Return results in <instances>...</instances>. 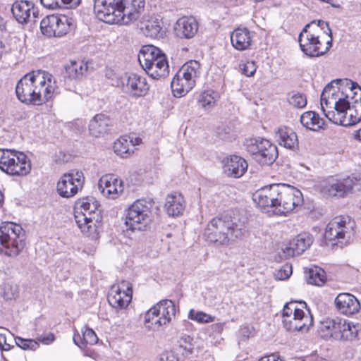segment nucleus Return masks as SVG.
Instances as JSON below:
<instances>
[{
  "instance_id": "f257e3e1",
  "label": "nucleus",
  "mask_w": 361,
  "mask_h": 361,
  "mask_svg": "<svg viewBox=\"0 0 361 361\" xmlns=\"http://www.w3.org/2000/svg\"><path fill=\"white\" fill-rule=\"evenodd\" d=\"M321 109L332 123L351 126L361 121V87L349 79H336L324 88Z\"/></svg>"
},
{
  "instance_id": "f03ea898",
  "label": "nucleus",
  "mask_w": 361,
  "mask_h": 361,
  "mask_svg": "<svg viewBox=\"0 0 361 361\" xmlns=\"http://www.w3.org/2000/svg\"><path fill=\"white\" fill-rule=\"evenodd\" d=\"M252 200L266 212L286 215L303 202L302 194L297 188L286 184H271L252 194Z\"/></svg>"
},
{
  "instance_id": "7ed1b4c3",
  "label": "nucleus",
  "mask_w": 361,
  "mask_h": 361,
  "mask_svg": "<svg viewBox=\"0 0 361 361\" xmlns=\"http://www.w3.org/2000/svg\"><path fill=\"white\" fill-rule=\"evenodd\" d=\"M145 0H94L97 18L106 23L128 24L144 10Z\"/></svg>"
},
{
  "instance_id": "20e7f679",
  "label": "nucleus",
  "mask_w": 361,
  "mask_h": 361,
  "mask_svg": "<svg viewBox=\"0 0 361 361\" xmlns=\"http://www.w3.org/2000/svg\"><path fill=\"white\" fill-rule=\"evenodd\" d=\"M17 98L27 104L40 105L54 94V87L51 85V75L30 73L25 75L16 87Z\"/></svg>"
},
{
  "instance_id": "39448f33",
  "label": "nucleus",
  "mask_w": 361,
  "mask_h": 361,
  "mask_svg": "<svg viewBox=\"0 0 361 361\" xmlns=\"http://www.w3.org/2000/svg\"><path fill=\"white\" fill-rule=\"evenodd\" d=\"M332 41L329 23L322 20L307 24L298 37L301 51L309 57L325 54L332 47Z\"/></svg>"
},
{
  "instance_id": "423d86ee",
  "label": "nucleus",
  "mask_w": 361,
  "mask_h": 361,
  "mask_svg": "<svg viewBox=\"0 0 361 361\" xmlns=\"http://www.w3.org/2000/svg\"><path fill=\"white\" fill-rule=\"evenodd\" d=\"M244 219L236 216L221 215L212 219L207 224L204 235L207 240L220 245H228L240 239L247 232Z\"/></svg>"
},
{
  "instance_id": "0eeeda50",
  "label": "nucleus",
  "mask_w": 361,
  "mask_h": 361,
  "mask_svg": "<svg viewBox=\"0 0 361 361\" xmlns=\"http://www.w3.org/2000/svg\"><path fill=\"white\" fill-rule=\"evenodd\" d=\"M138 61L147 75L153 79L165 78L169 73L166 55L155 46H143L139 52Z\"/></svg>"
},
{
  "instance_id": "6e6552de",
  "label": "nucleus",
  "mask_w": 361,
  "mask_h": 361,
  "mask_svg": "<svg viewBox=\"0 0 361 361\" xmlns=\"http://www.w3.org/2000/svg\"><path fill=\"white\" fill-rule=\"evenodd\" d=\"M25 245V232L22 226L12 222L0 226V251L9 257H16Z\"/></svg>"
},
{
  "instance_id": "1a4fd4ad",
  "label": "nucleus",
  "mask_w": 361,
  "mask_h": 361,
  "mask_svg": "<svg viewBox=\"0 0 361 361\" xmlns=\"http://www.w3.org/2000/svg\"><path fill=\"white\" fill-rule=\"evenodd\" d=\"M200 73V64L198 61L191 60L183 65L171 83L174 97H181L189 92L195 87Z\"/></svg>"
},
{
  "instance_id": "9d476101",
  "label": "nucleus",
  "mask_w": 361,
  "mask_h": 361,
  "mask_svg": "<svg viewBox=\"0 0 361 361\" xmlns=\"http://www.w3.org/2000/svg\"><path fill=\"white\" fill-rule=\"evenodd\" d=\"M151 203L144 200L134 202L127 209L125 224L132 231H144L151 221Z\"/></svg>"
},
{
  "instance_id": "9b49d317",
  "label": "nucleus",
  "mask_w": 361,
  "mask_h": 361,
  "mask_svg": "<svg viewBox=\"0 0 361 361\" xmlns=\"http://www.w3.org/2000/svg\"><path fill=\"white\" fill-rule=\"evenodd\" d=\"M353 234V226L348 216H339L333 219L327 225L324 237L327 240L335 241L342 247L346 245Z\"/></svg>"
},
{
  "instance_id": "f8f14e48",
  "label": "nucleus",
  "mask_w": 361,
  "mask_h": 361,
  "mask_svg": "<svg viewBox=\"0 0 361 361\" xmlns=\"http://www.w3.org/2000/svg\"><path fill=\"white\" fill-rule=\"evenodd\" d=\"M99 207V202L94 200L87 213H81L79 211L74 213L77 226L81 232L87 236L95 235L97 233L98 225L102 219Z\"/></svg>"
},
{
  "instance_id": "ddd939ff",
  "label": "nucleus",
  "mask_w": 361,
  "mask_h": 361,
  "mask_svg": "<svg viewBox=\"0 0 361 361\" xmlns=\"http://www.w3.org/2000/svg\"><path fill=\"white\" fill-rule=\"evenodd\" d=\"M357 182L356 178L350 177L343 179L331 177L322 183L321 192L326 197H343L351 192Z\"/></svg>"
},
{
  "instance_id": "4468645a",
  "label": "nucleus",
  "mask_w": 361,
  "mask_h": 361,
  "mask_svg": "<svg viewBox=\"0 0 361 361\" xmlns=\"http://www.w3.org/2000/svg\"><path fill=\"white\" fill-rule=\"evenodd\" d=\"M313 243L312 236L307 233L298 234L288 244L283 245L278 250L280 259H286L302 254Z\"/></svg>"
},
{
  "instance_id": "2eb2a0df",
  "label": "nucleus",
  "mask_w": 361,
  "mask_h": 361,
  "mask_svg": "<svg viewBox=\"0 0 361 361\" xmlns=\"http://www.w3.org/2000/svg\"><path fill=\"white\" fill-rule=\"evenodd\" d=\"M83 180L84 177L81 171L66 173L57 183V192L62 197H72L82 188Z\"/></svg>"
},
{
  "instance_id": "dca6fc26",
  "label": "nucleus",
  "mask_w": 361,
  "mask_h": 361,
  "mask_svg": "<svg viewBox=\"0 0 361 361\" xmlns=\"http://www.w3.org/2000/svg\"><path fill=\"white\" fill-rule=\"evenodd\" d=\"M133 289L128 281H122L118 286H113L108 295V302L116 309H124L132 300Z\"/></svg>"
},
{
  "instance_id": "f3484780",
  "label": "nucleus",
  "mask_w": 361,
  "mask_h": 361,
  "mask_svg": "<svg viewBox=\"0 0 361 361\" xmlns=\"http://www.w3.org/2000/svg\"><path fill=\"white\" fill-rule=\"evenodd\" d=\"M312 316L310 311L307 308L306 311L303 310H296L294 314L283 319L284 328L292 331H307L312 326Z\"/></svg>"
},
{
  "instance_id": "a211bd4d",
  "label": "nucleus",
  "mask_w": 361,
  "mask_h": 361,
  "mask_svg": "<svg viewBox=\"0 0 361 361\" xmlns=\"http://www.w3.org/2000/svg\"><path fill=\"white\" fill-rule=\"evenodd\" d=\"M98 188L104 197L114 200L123 192L124 185L123 180L115 176L104 175L99 180Z\"/></svg>"
},
{
  "instance_id": "6ab92c4d",
  "label": "nucleus",
  "mask_w": 361,
  "mask_h": 361,
  "mask_svg": "<svg viewBox=\"0 0 361 361\" xmlns=\"http://www.w3.org/2000/svg\"><path fill=\"white\" fill-rule=\"evenodd\" d=\"M122 84L124 90L133 97H143L149 90L146 79L135 73L126 75Z\"/></svg>"
},
{
  "instance_id": "aec40b11",
  "label": "nucleus",
  "mask_w": 361,
  "mask_h": 361,
  "mask_svg": "<svg viewBox=\"0 0 361 361\" xmlns=\"http://www.w3.org/2000/svg\"><path fill=\"white\" fill-rule=\"evenodd\" d=\"M12 13L16 20L20 23L36 22L38 11L32 4L27 1H16L11 7Z\"/></svg>"
},
{
  "instance_id": "412c9836",
  "label": "nucleus",
  "mask_w": 361,
  "mask_h": 361,
  "mask_svg": "<svg viewBox=\"0 0 361 361\" xmlns=\"http://www.w3.org/2000/svg\"><path fill=\"white\" fill-rule=\"evenodd\" d=\"M335 305L338 310L345 315H353L358 312L360 309L358 300L348 293L338 294L335 298Z\"/></svg>"
},
{
  "instance_id": "4be33fe9",
  "label": "nucleus",
  "mask_w": 361,
  "mask_h": 361,
  "mask_svg": "<svg viewBox=\"0 0 361 361\" xmlns=\"http://www.w3.org/2000/svg\"><path fill=\"white\" fill-rule=\"evenodd\" d=\"M176 312V306L172 300H163L149 310V315H152V317H153L155 314H161V320H154L158 322L159 324H167L175 317Z\"/></svg>"
},
{
  "instance_id": "5701e85b",
  "label": "nucleus",
  "mask_w": 361,
  "mask_h": 361,
  "mask_svg": "<svg viewBox=\"0 0 361 361\" xmlns=\"http://www.w3.org/2000/svg\"><path fill=\"white\" fill-rule=\"evenodd\" d=\"M198 27V23L195 18L183 16L177 20L174 31L180 38L190 39L197 34Z\"/></svg>"
},
{
  "instance_id": "b1692460",
  "label": "nucleus",
  "mask_w": 361,
  "mask_h": 361,
  "mask_svg": "<svg viewBox=\"0 0 361 361\" xmlns=\"http://www.w3.org/2000/svg\"><path fill=\"white\" fill-rule=\"evenodd\" d=\"M248 164L243 158L232 155L224 161V171L230 177L240 178L247 171Z\"/></svg>"
},
{
  "instance_id": "393cba45",
  "label": "nucleus",
  "mask_w": 361,
  "mask_h": 361,
  "mask_svg": "<svg viewBox=\"0 0 361 361\" xmlns=\"http://www.w3.org/2000/svg\"><path fill=\"white\" fill-rule=\"evenodd\" d=\"M343 319H327L321 324L320 331L322 336L327 338H332L334 340H340L344 322Z\"/></svg>"
},
{
  "instance_id": "a878e982",
  "label": "nucleus",
  "mask_w": 361,
  "mask_h": 361,
  "mask_svg": "<svg viewBox=\"0 0 361 361\" xmlns=\"http://www.w3.org/2000/svg\"><path fill=\"white\" fill-rule=\"evenodd\" d=\"M275 138L281 146L287 149L295 150L298 147L297 134L290 128H279L275 133Z\"/></svg>"
},
{
  "instance_id": "bb28decb",
  "label": "nucleus",
  "mask_w": 361,
  "mask_h": 361,
  "mask_svg": "<svg viewBox=\"0 0 361 361\" xmlns=\"http://www.w3.org/2000/svg\"><path fill=\"white\" fill-rule=\"evenodd\" d=\"M142 32L151 38L157 39L162 36L161 22L155 16H144L140 22Z\"/></svg>"
},
{
  "instance_id": "cd10ccee",
  "label": "nucleus",
  "mask_w": 361,
  "mask_h": 361,
  "mask_svg": "<svg viewBox=\"0 0 361 361\" xmlns=\"http://www.w3.org/2000/svg\"><path fill=\"white\" fill-rule=\"evenodd\" d=\"M232 46L237 50L243 51L250 48L252 42L250 32L247 28H237L231 35Z\"/></svg>"
},
{
  "instance_id": "c85d7f7f",
  "label": "nucleus",
  "mask_w": 361,
  "mask_h": 361,
  "mask_svg": "<svg viewBox=\"0 0 361 361\" xmlns=\"http://www.w3.org/2000/svg\"><path fill=\"white\" fill-rule=\"evenodd\" d=\"M185 209V202L180 194H171L166 197L165 209L171 216H178L183 214Z\"/></svg>"
},
{
  "instance_id": "c756f323",
  "label": "nucleus",
  "mask_w": 361,
  "mask_h": 361,
  "mask_svg": "<svg viewBox=\"0 0 361 361\" xmlns=\"http://www.w3.org/2000/svg\"><path fill=\"white\" fill-rule=\"evenodd\" d=\"M111 124V121L108 116L103 114H97L90 121V133L96 137H99L102 134L107 133Z\"/></svg>"
},
{
  "instance_id": "7c9ffc66",
  "label": "nucleus",
  "mask_w": 361,
  "mask_h": 361,
  "mask_svg": "<svg viewBox=\"0 0 361 361\" xmlns=\"http://www.w3.org/2000/svg\"><path fill=\"white\" fill-rule=\"evenodd\" d=\"M87 64L83 61H73L65 66L63 76L65 80H77L81 79L87 71Z\"/></svg>"
},
{
  "instance_id": "2f4dec72",
  "label": "nucleus",
  "mask_w": 361,
  "mask_h": 361,
  "mask_svg": "<svg viewBox=\"0 0 361 361\" xmlns=\"http://www.w3.org/2000/svg\"><path fill=\"white\" fill-rule=\"evenodd\" d=\"M30 164L27 160V156L23 152H18L14 157V163L11 164L6 172L11 176H24L30 172Z\"/></svg>"
},
{
  "instance_id": "473e14b6",
  "label": "nucleus",
  "mask_w": 361,
  "mask_h": 361,
  "mask_svg": "<svg viewBox=\"0 0 361 361\" xmlns=\"http://www.w3.org/2000/svg\"><path fill=\"white\" fill-rule=\"evenodd\" d=\"M264 146L261 153L257 154L256 157H254V159L261 165H271L273 164L278 157V149L277 147L270 142H264Z\"/></svg>"
},
{
  "instance_id": "72a5a7b5",
  "label": "nucleus",
  "mask_w": 361,
  "mask_h": 361,
  "mask_svg": "<svg viewBox=\"0 0 361 361\" xmlns=\"http://www.w3.org/2000/svg\"><path fill=\"white\" fill-rule=\"evenodd\" d=\"M300 123L307 129L313 131L319 130L324 125V119L312 111H306L301 115Z\"/></svg>"
},
{
  "instance_id": "f704fd0d",
  "label": "nucleus",
  "mask_w": 361,
  "mask_h": 361,
  "mask_svg": "<svg viewBox=\"0 0 361 361\" xmlns=\"http://www.w3.org/2000/svg\"><path fill=\"white\" fill-rule=\"evenodd\" d=\"M82 337L78 333H75L73 336V342L80 348L85 345H94L97 343L99 338L95 332L90 328L84 326L82 329Z\"/></svg>"
},
{
  "instance_id": "c9c22d12",
  "label": "nucleus",
  "mask_w": 361,
  "mask_h": 361,
  "mask_svg": "<svg viewBox=\"0 0 361 361\" xmlns=\"http://www.w3.org/2000/svg\"><path fill=\"white\" fill-rule=\"evenodd\" d=\"M59 16L48 15L40 22V30L42 33L48 37H56V32Z\"/></svg>"
},
{
  "instance_id": "e433bc0d",
  "label": "nucleus",
  "mask_w": 361,
  "mask_h": 361,
  "mask_svg": "<svg viewBox=\"0 0 361 361\" xmlns=\"http://www.w3.org/2000/svg\"><path fill=\"white\" fill-rule=\"evenodd\" d=\"M306 281L309 284L322 286L326 281V273L323 269L314 266L306 273Z\"/></svg>"
},
{
  "instance_id": "4c0bfd02",
  "label": "nucleus",
  "mask_w": 361,
  "mask_h": 361,
  "mask_svg": "<svg viewBox=\"0 0 361 361\" xmlns=\"http://www.w3.org/2000/svg\"><path fill=\"white\" fill-rule=\"evenodd\" d=\"M218 94L212 90H207L202 92L198 97V106L204 110L212 109L217 100Z\"/></svg>"
},
{
  "instance_id": "58836bf2",
  "label": "nucleus",
  "mask_w": 361,
  "mask_h": 361,
  "mask_svg": "<svg viewBox=\"0 0 361 361\" xmlns=\"http://www.w3.org/2000/svg\"><path fill=\"white\" fill-rule=\"evenodd\" d=\"M264 142H268V140L261 137L250 138L245 140V146L248 153L254 158V157H256L257 154H259L262 152V149H264L263 146L265 145Z\"/></svg>"
},
{
  "instance_id": "ea45409f",
  "label": "nucleus",
  "mask_w": 361,
  "mask_h": 361,
  "mask_svg": "<svg viewBox=\"0 0 361 361\" xmlns=\"http://www.w3.org/2000/svg\"><path fill=\"white\" fill-rule=\"evenodd\" d=\"M359 326L344 320L341 341H351L357 337Z\"/></svg>"
},
{
  "instance_id": "a19ab883",
  "label": "nucleus",
  "mask_w": 361,
  "mask_h": 361,
  "mask_svg": "<svg viewBox=\"0 0 361 361\" xmlns=\"http://www.w3.org/2000/svg\"><path fill=\"white\" fill-rule=\"evenodd\" d=\"M18 152L10 149H0V169L6 172L11 164L14 163V157Z\"/></svg>"
},
{
  "instance_id": "79ce46f5",
  "label": "nucleus",
  "mask_w": 361,
  "mask_h": 361,
  "mask_svg": "<svg viewBox=\"0 0 361 361\" xmlns=\"http://www.w3.org/2000/svg\"><path fill=\"white\" fill-rule=\"evenodd\" d=\"M130 142H132V139L128 140L125 137H121L118 139L114 144L115 153L121 157H125L130 154V151H132L130 148Z\"/></svg>"
},
{
  "instance_id": "37998d69",
  "label": "nucleus",
  "mask_w": 361,
  "mask_h": 361,
  "mask_svg": "<svg viewBox=\"0 0 361 361\" xmlns=\"http://www.w3.org/2000/svg\"><path fill=\"white\" fill-rule=\"evenodd\" d=\"M188 318L200 324L210 323L214 321L215 317L202 311H195L191 309L188 313Z\"/></svg>"
},
{
  "instance_id": "c03bdc74",
  "label": "nucleus",
  "mask_w": 361,
  "mask_h": 361,
  "mask_svg": "<svg viewBox=\"0 0 361 361\" xmlns=\"http://www.w3.org/2000/svg\"><path fill=\"white\" fill-rule=\"evenodd\" d=\"M72 26V20L66 16H59L58 22L56 37H61L66 35L71 30Z\"/></svg>"
},
{
  "instance_id": "a18cd8bd",
  "label": "nucleus",
  "mask_w": 361,
  "mask_h": 361,
  "mask_svg": "<svg viewBox=\"0 0 361 361\" xmlns=\"http://www.w3.org/2000/svg\"><path fill=\"white\" fill-rule=\"evenodd\" d=\"M289 104L293 107L302 109L307 105V98L304 94L292 92L288 97Z\"/></svg>"
},
{
  "instance_id": "49530a36",
  "label": "nucleus",
  "mask_w": 361,
  "mask_h": 361,
  "mask_svg": "<svg viewBox=\"0 0 361 361\" xmlns=\"http://www.w3.org/2000/svg\"><path fill=\"white\" fill-rule=\"evenodd\" d=\"M15 341L19 348L25 350L35 351L39 347V343L34 339H25L17 336L15 338Z\"/></svg>"
},
{
  "instance_id": "de8ad7c7",
  "label": "nucleus",
  "mask_w": 361,
  "mask_h": 361,
  "mask_svg": "<svg viewBox=\"0 0 361 361\" xmlns=\"http://www.w3.org/2000/svg\"><path fill=\"white\" fill-rule=\"evenodd\" d=\"M161 314H155L154 316H153V319H152V315H149V310L145 313V326L147 328H148L149 329H151V330H157L158 329L159 327L164 326V324H159L158 323V322L157 321H154V319H158V320H161Z\"/></svg>"
},
{
  "instance_id": "09e8293b",
  "label": "nucleus",
  "mask_w": 361,
  "mask_h": 361,
  "mask_svg": "<svg viewBox=\"0 0 361 361\" xmlns=\"http://www.w3.org/2000/svg\"><path fill=\"white\" fill-rule=\"evenodd\" d=\"M94 201L93 197H89L78 200L75 202V212L79 211L81 213H87Z\"/></svg>"
},
{
  "instance_id": "8fccbe9b",
  "label": "nucleus",
  "mask_w": 361,
  "mask_h": 361,
  "mask_svg": "<svg viewBox=\"0 0 361 361\" xmlns=\"http://www.w3.org/2000/svg\"><path fill=\"white\" fill-rule=\"evenodd\" d=\"M292 274V265L286 263L274 273L276 279L286 280Z\"/></svg>"
},
{
  "instance_id": "3c124183",
  "label": "nucleus",
  "mask_w": 361,
  "mask_h": 361,
  "mask_svg": "<svg viewBox=\"0 0 361 361\" xmlns=\"http://www.w3.org/2000/svg\"><path fill=\"white\" fill-rule=\"evenodd\" d=\"M240 68L245 75L250 77L256 72L257 67L254 61H248L245 63L240 64Z\"/></svg>"
},
{
  "instance_id": "603ef678",
  "label": "nucleus",
  "mask_w": 361,
  "mask_h": 361,
  "mask_svg": "<svg viewBox=\"0 0 361 361\" xmlns=\"http://www.w3.org/2000/svg\"><path fill=\"white\" fill-rule=\"evenodd\" d=\"M300 308H298L296 305V303L295 302H290L286 303L283 309L282 312V317L283 319L285 317H289L292 314H294V313L296 312V310H300Z\"/></svg>"
},
{
  "instance_id": "864d4df0",
  "label": "nucleus",
  "mask_w": 361,
  "mask_h": 361,
  "mask_svg": "<svg viewBox=\"0 0 361 361\" xmlns=\"http://www.w3.org/2000/svg\"><path fill=\"white\" fill-rule=\"evenodd\" d=\"M18 293L17 287H14L13 290L12 286H7L5 287L4 296L6 300L16 298L18 296Z\"/></svg>"
},
{
  "instance_id": "5fc2aeb1",
  "label": "nucleus",
  "mask_w": 361,
  "mask_h": 361,
  "mask_svg": "<svg viewBox=\"0 0 361 361\" xmlns=\"http://www.w3.org/2000/svg\"><path fill=\"white\" fill-rule=\"evenodd\" d=\"M43 6L49 9L61 8L60 0H40Z\"/></svg>"
},
{
  "instance_id": "6e6d98bb",
  "label": "nucleus",
  "mask_w": 361,
  "mask_h": 361,
  "mask_svg": "<svg viewBox=\"0 0 361 361\" xmlns=\"http://www.w3.org/2000/svg\"><path fill=\"white\" fill-rule=\"evenodd\" d=\"M81 0H60L61 8H75L80 3Z\"/></svg>"
},
{
  "instance_id": "4d7b16f0",
  "label": "nucleus",
  "mask_w": 361,
  "mask_h": 361,
  "mask_svg": "<svg viewBox=\"0 0 361 361\" xmlns=\"http://www.w3.org/2000/svg\"><path fill=\"white\" fill-rule=\"evenodd\" d=\"M0 348L5 351L11 349V345L6 342V336L4 334H0Z\"/></svg>"
},
{
  "instance_id": "13d9d810",
  "label": "nucleus",
  "mask_w": 361,
  "mask_h": 361,
  "mask_svg": "<svg viewBox=\"0 0 361 361\" xmlns=\"http://www.w3.org/2000/svg\"><path fill=\"white\" fill-rule=\"evenodd\" d=\"M54 336L53 334H49L46 336H41L40 338H39V341L46 345L51 343V342L54 341Z\"/></svg>"
},
{
  "instance_id": "bf43d9fd",
  "label": "nucleus",
  "mask_w": 361,
  "mask_h": 361,
  "mask_svg": "<svg viewBox=\"0 0 361 361\" xmlns=\"http://www.w3.org/2000/svg\"><path fill=\"white\" fill-rule=\"evenodd\" d=\"M259 361H283L279 355L276 354H271L268 356L262 357L259 360Z\"/></svg>"
},
{
  "instance_id": "052dcab7",
  "label": "nucleus",
  "mask_w": 361,
  "mask_h": 361,
  "mask_svg": "<svg viewBox=\"0 0 361 361\" xmlns=\"http://www.w3.org/2000/svg\"><path fill=\"white\" fill-rule=\"evenodd\" d=\"M164 361H180L178 357L173 353H170L167 354L165 360Z\"/></svg>"
},
{
  "instance_id": "680f3d73",
  "label": "nucleus",
  "mask_w": 361,
  "mask_h": 361,
  "mask_svg": "<svg viewBox=\"0 0 361 361\" xmlns=\"http://www.w3.org/2000/svg\"><path fill=\"white\" fill-rule=\"evenodd\" d=\"M212 329L218 333H221L224 329V324L221 323L214 324L212 326Z\"/></svg>"
},
{
  "instance_id": "e2e57ef3",
  "label": "nucleus",
  "mask_w": 361,
  "mask_h": 361,
  "mask_svg": "<svg viewBox=\"0 0 361 361\" xmlns=\"http://www.w3.org/2000/svg\"><path fill=\"white\" fill-rule=\"evenodd\" d=\"M355 138L361 141V128L355 132Z\"/></svg>"
},
{
  "instance_id": "0e129e2a",
  "label": "nucleus",
  "mask_w": 361,
  "mask_h": 361,
  "mask_svg": "<svg viewBox=\"0 0 361 361\" xmlns=\"http://www.w3.org/2000/svg\"><path fill=\"white\" fill-rule=\"evenodd\" d=\"M140 140V138H135V142L132 140V142H130V146L134 147L135 145H139Z\"/></svg>"
},
{
  "instance_id": "69168bd1",
  "label": "nucleus",
  "mask_w": 361,
  "mask_h": 361,
  "mask_svg": "<svg viewBox=\"0 0 361 361\" xmlns=\"http://www.w3.org/2000/svg\"><path fill=\"white\" fill-rule=\"evenodd\" d=\"M3 203H4V196L1 193V192L0 191V207L3 205Z\"/></svg>"
},
{
  "instance_id": "338daca9",
  "label": "nucleus",
  "mask_w": 361,
  "mask_h": 361,
  "mask_svg": "<svg viewBox=\"0 0 361 361\" xmlns=\"http://www.w3.org/2000/svg\"><path fill=\"white\" fill-rule=\"evenodd\" d=\"M333 0H330V4L333 6V7H335V8H337V7H339V5L338 4H336L332 2Z\"/></svg>"
},
{
  "instance_id": "774afa93",
  "label": "nucleus",
  "mask_w": 361,
  "mask_h": 361,
  "mask_svg": "<svg viewBox=\"0 0 361 361\" xmlns=\"http://www.w3.org/2000/svg\"><path fill=\"white\" fill-rule=\"evenodd\" d=\"M300 305H302V307H304L305 308L307 307V305H306V303L305 302H300Z\"/></svg>"
}]
</instances>
